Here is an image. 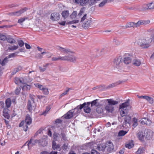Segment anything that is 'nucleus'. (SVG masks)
<instances>
[{
    "instance_id": "cd10ccee",
    "label": "nucleus",
    "mask_w": 154,
    "mask_h": 154,
    "mask_svg": "<svg viewBox=\"0 0 154 154\" xmlns=\"http://www.w3.org/2000/svg\"><path fill=\"white\" fill-rule=\"evenodd\" d=\"M137 136L138 139L142 141L144 140V136L143 134V132H139L137 134Z\"/></svg>"
},
{
    "instance_id": "f3484780",
    "label": "nucleus",
    "mask_w": 154,
    "mask_h": 154,
    "mask_svg": "<svg viewBox=\"0 0 154 154\" xmlns=\"http://www.w3.org/2000/svg\"><path fill=\"white\" fill-rule=\"evenodd\" d=\"M149 34H151L150 39L151 40V43L152 42L154 43V30L152 29H150L147 30Z\"/></svg>"
},
{
    "instance_id": "dca6fc26",
    "label": "nucleus",
    "mask_w": 154,
    "mask_h": 154,
    "mask_svg": "<svg viewBox=\"0 0 154 154\" xmlns=\"http://www.w3.org/2000/svg\"><path fill=\"white\" fill-rule=\"evenodd\" d=\"M74 116L73 112L71 110L68 112L64 115V118L66 119H69L72 118Z\"/></svg>"
},
{
    "instance_id": "3c124183",
    "label": "nucleus",
    "mask_w": 154,
    "mask_h": 154,
    "mask_svg": "<svg viewBox=\"0 0 154 154\" xmlns=\"http://www.w3.org/2000/svg\"><path fill=\"white\" fill-rule=\"evenodd\" d=\"M6 40H7L8 42L10 43H14L15 42L14 39L11 38H7Z\"/></svg>"
},
{
    "instance_id": "7ed1b4c3",
    "label": "nucleus",
    "mask_w": 154,
    "mask_h": 154,
    "mask_svg": "<svg viewBox=\"0 0 154 154\" xmlns=\"http://www.w3.org/2000/svg\"><path fill=\"white\" fill-rule=\"evenodd\" d=\"M151 40L149 37L140 38L138 39L137 44L142 49H147L151 45Z\"/></svg>"
},
{
    "instance_id": "e2e57ef3",
    "label": "nucleus",
    "mask_w": 154,
    "mask_h": 154,
    "mask_svg": "<svg viewBox=\"0 0 154 154\" xmlns=\"http://www.w3.org/2000/svg\"><path fill=\"white\" fill-rule=\"evenodd\" d=\"M96 1V0H88V3L90 5H92L95 3Z\"/></svg>"
},
{
    "instance_id": "393cba45",
    "label": "nucleus",
    "mask_w": 154,
    "mask_h": 154,
    "mask_svg": "<svg viewBox=\"0 0 154 154\" xmlns=\"http://www.w3.org/2000/svg\"><path fill=\"white\" fill-rule=\"evenodd\" d=\"M141 61L139 59H134L133 61V64L137 66H139L141 64Z\"/></svg>"
},
{
    "instance_id": "6ab92c4d",
    "label": "nucleus",
    "mask_w": 154,
    "mask_h": 154,
    "mask_svg": "<svg viewBox=\"0 0 154 154\" xmlns=\"http://www.w3.org/2000/svg\"><path fill=\"white\" fill-rule=\"evenodd\" d=\"M133 27L134 28L135 27V23L134 22H130L127 23L126 25L124 27V28L125 29H127L128 28H131Z\"/></svg>"
},
{
    "instance_id": "49530a36",
    "label": "nucleus",
    "mask_w": 154,
    "mask_h": 154,
    "mask_svg": "<svg viewBox=\"0 0 154 154\" xmlns=\"http://www.w3.org/2000/svg\"><path fill=\"white\" fill-rule=\"evenodd\" d=\"M41 54L43 55L44 54H48V58L50 57L51 56H52L53 54H52L48 52H46L45 51V50L43 51L41 53Z\"/></svg>"
},
{
    "instance_id": "58836bf2",
    "label": "nucleus",
    "mask_w": 154,
    "mask_h": 154,
    "mask_svg": "<svg viewBox=\"0 0 154 154\" xmlns=\"http://www.w3.org/2000/svg\"><path fill=\"white\" fill-rule=\"evenodd\" d=\"M3 116L7 119H9L10 118V116L7 112H6V110H4L3 111Z\"/></svg>"
},
{
    "instance_id": "f8f14e48",
    "label": "nucleus",
    "mask_w": 154,
    "mask_h": 154,
    "mask_svg": "<svg viewBox=\"0 0 154 154\" xmlns=\"http://www.w3.org/2000/svg\"><path fill=\"white\" fill-rule=\"evenodd\" d=\"M83 108V106H81V104L78 106L76 108H75L73 110H72L73 112V114L74 115H76L81 112V110Z\"/></svg>"
},
{
    "instance_id": "f03ea898",
    "label": "nucleus",
    "mask_w": 154,
    "mask_h": 154,
    "mask_svg": "<svg viewBox=\"0 0 154 154\" xmlns=\"http://www.w3.org/2000/svg\"><path fill=\"white\" fill-rule=\"evenodd\" d=\"M104 103H107L108 104L105 106V109L108 112L112 113L114 111V107L113 105H115L118 104V101L114 100L112 99H105L101 101Z\"/></svg>"
},
{
    "instance_id": "bb28decb",
    "label": "nucleus",
    "mask_w": 154,
    "mask_h": 154,
    "mask_svg": "<svg viewBox=\"0 0 154 154\" xmlns=\"http://www.w3.org/2000/svg\"><path fill=\"white\" fill-rule=\"evenodd\" d=\"M122 82V81H119L116 82L112 83V84H110L109 85V88H112L113 87H114L118 85H119L121 84Z\"/></svg>"
},
{
    "instance_id": "473e14b6",
    "label": "nucleus",
    "mask_w": 154,
    "mask_h": 154,
    "mask_svg": "<svg viewBox=\"0 0 154 154\" xmlns=\"http://www.w3.org/2000/svg\"><path fill=\"white\" fill-rule=\"evenodd\" d=\"M60 147L59 145H57L56 143L54 141L52 142V148L54 150L57 149H59Z\"/></svg>"
},
{
    "instance_id": "338daca9",
    "label": "nucleus",
    "mask_w": 154,
    "mask_h": 154,
    "mask_svg": "<svg viewBox=\"0 0 154 154\" xmlns=\"http://www.w3.org/2000/svg\"><path fill=\"white\" fill-rule=\"evenodd\" d=\"M151 121L150 120L147 119L146 125H149L151 124Z\"/></svg>"
},
{
    "instance_id": "a211bd4d",
    "label": "nucleus",
    "mask_w": 154,
    "mask_h": 154,
    "mask_svg": "<svg viewBox=\"0 0 154 154\" xmlns=\"http://www.w3.org/2000/svg\"><path fill=\"white\" fill-rule=\"evenodd\" d=\"M14 82L16 84L18 85L20 84H24L25 82L23 78H16L14 80Z\"/></svg>"
},
{
    "instance_id": "f704fd0d",
    "label": "nucleus",
    "mask_w": 154,
    "mask_h": 154,
    "mask_svg": "<svg viewBox=\"0 0 154 154\" xmlns=\"http://www.w3.org/2000/svg\"><path fill=\"white\" fill-rule=\"evenodd\" d=\"M70 89L69 88H66V90L63 93L60 95L59 98H61L66 95Z\"/></svg>"
},
{
    "instance_id": "680f3d73",
    "label": "nucleus",
    "mask_w": 154,
    "mask_h": 154,
    "mask_svg": "<svg viewBox=\"0 0 154 154\" xmlns=\"http://www.w3.org/2000/svg\"><path fill=\"white\" fill-rule=\"evenodd\" d=\"M146 119H147L146 118H143V119H141L140 120V123L142 125H146Z\"/></svg>"
},
{
    "instance_id": "e433bc0d",
    "label": "nucleus",
    "mask_w": 154,
    "mask_h": 154,
    "mask_svg": "<svg viewBox=\"0 0 154 154\" xmlns=\"http://www.w3.org/2000/svg\"><path fill=\"white\" fill-rule=\"evenodd\" d=\"M10 14L12 16H19L21 15L19 11L15 12H12Z\"/></svg>"
},
{
    "instance_id": "412c9836",
    "label": "nucleus",
    "mask_w": 154,
    "mask_h": 154,
    "mask_svg": "<svg viewBox=\"0 0 154 154\" xmlns=\"http://www.w3.org/2000/svg\"><path fill=\"white\" fill-rule=\"evenodd\" d=\"M132 59L129 57L126 56L124 58L123 61L124 63L126 64H128L131 62Z\"/></svg>"
},
{
    "instance_id": "6e6552de",
    "label": "nucleus",
    "mask_w": 154,
    "mask_h": 154,
    "mask_svg": "<svg viewBox=\"0 0 154 154\" xmlns=\"http://www.w3.org/2000/svg\"><path fill=\"white\" fill-rule=\"evenodd\" d=\"M57 49L62 53L65 54H69V53H72L71 50L67 48L62 47L59 46H57L56 47Z\"/></svg>"
},
{
    "instance_id": "0e129e2a",
    "label": "nucleus",
    "mask_w": 154,
    "mask_h": 154,
    "mask_svg": "<svg viewBox=\"0 0 154 154\" xmlns=\"http://www.w3.org/2000/svg\"><path fill=\"white\" fill-rule=\"evenodd\" d=\"M18 45L20 47H22L24 45V43L22 40L18 41Z\"/></svg>"
},
{
    "instance_id": "c756f323",
    "label": "nucleus",
    "mask_w": 154,
    "mask_h": 154,
    "mask_svg": "<svg viewBox=\"0 0 154 154\" xmlns=\"http://www.w3.org/2000/svg\"><path fill=\"white\" fill-rule=\"evenodd\" d=\"M69 14L68 11H63L62 13V17L64 18L67 17L69 15Z\"/></svg>"
},
{
    "instance_id": "4be33fe9",
    "label": "nucleus",
    "mask_w": 154,
    "mask_h": 154,
    "mask_svg": "<svg viewBox=\"0 0 154 154\" xmlns=\"http://www.w3.org/2000/svg\"><path fill=\"white\" fill-rule=\"evenodd\" d=\"M91 23V21L90 20H88L83 24L82 26L85 29H87L90 26Z\"/></svg>"
},
{
    "instance_id": "a18cd8bd",
    "label": "nucleus",
    "mask_w": 154,
    "mask_h": 154,
    "mask_svg": "<svg viewBox=\"0 0 154 154\" xmlns=\"http://www.w3.org/2000/svg\"><path fill=\"white\" fill-rule=\"evenodd\" d=\"M60 134L56 132H54L53 135V138L54 140H57L59 138Z\"/></svg>"
},
{
    "instance_id": "39448f33",
    "label": "nucleus",
    "mask_w": 154,
    "mask_h": 154,
    "mask_svg": "<svg viewBox=\"0 0 154 154\" xmlns=\"http://www.w3.org/2000/svg\"><path fill=\"white\" fill-rule=\"evenodd\" d=\"M101 101L102 100L100 101L99 99H96L91 102H88V104H91V107L95 106L96 107H99L103 105V103Z\"/></svg>"
},
{
    "instance_id": "5701e85b",
    "label": "nucleus",
    "mask_w": 154,
    "mask_h": 154,
    "mask_svg": "<svg viewBox=\"0 0 154 154\" xmlns=\"http://www.w3.org/2000/svg\"><path fill=\"white\" fill-rule=\"evenodd\" d=\"M24 122L23 121H22L19 125V126L20 127H22L23 126V130L25 131H26L27 130V129L28 128V127L27 126L28 125H26V124L24 125Z\"/></svg>"
},
{
    "instance_id": "1a4fd4ad",
    "label": "nucleus",
    "mask_w": 154,
    "mask_h": 154,
    "mask_svg": "<svg viewBox=\"0 0 154 154\" xmlns=\"http://www.w3.org/2000/svg\"><path fill=\"white\" fill-rule=\"evenodd\" d=\"M90 105L88 103V102H85L83 104H81V106H83L84 111L86 113H88L91 112V109L89 107Z\"/></svg>"
},
{
    "instance_id": "69168bd1",
    "label": "nucleus",
    "mask_w": 154,
    "mask_h": 154,
    "mask_svg": "<svg viewBox=\"0 0 154 154\" xmlns=\"http://www.w3.org/2000/svg\"><path fill=\"white\" fill-rule=\"evenodd\" d=\"M20 90L21 88H17L16 89L15 91V93L17 95L18 94L20 93Z\"/></svg>"
},
{
    "instance_id": "4d7b16f0",
    "label": "nucleus",
    "mask_w": 154,
    "mask_h": 154,
    "mask_svg": "<svg viewBox=\"0 0 154 154\" xmlns=\"http://www.w3.org/2000/svg\"><path fill=\"white\" fill-rule=\"evenodd\" d=\"M7 39V38L4 35L0 34V39L2 40H5Z\"/></svg>"
},
{
    "instance_id": "c03bdc74",
    "label": "nucleus",
    "mask_w": 154,
    "mask_h": 154,
    "mask_svg": "<svg viewBox=\"0 0 154 154\" xmlns=\"http://www.w3.org/2000/svg\"><path fill=\"white\" fill-rule=\"evenodd\" d=\"M22 69V67L21 66H19L18 67L15 68L13 73L14 74L16 73L17 72L20 71Z\"/></svg>"
},
{
    "instance_id": "9b49d317",
    "label": "nucleus",
    "mask_w": 154,
    "mask_h": 154,
    "mask_svg": "<svg viewBox=\"0 0 154 154\" xmlns=\"http://www.w3.org/2000/svg\"><path fill=\"white\" fill-rule=\"evenodd\" d=\"M40 143L39 140H34L31 139L27 144L28 149H29L32 146L35 145V143Z\"/></svg>"
},
{
    "instance_id": "20e7f679",
    "label": "nucleus",
    "mask_w": 154,
    "mask_h": 154,
    "mask_svg": "<svg viewBox=\"0 0 154 154\" xmlns=\"http://www.w3.org/2000/svg\"><path fill=\"white\" fill-rule=\"evenodd\" d=\"M106 148L108 151L110 152L114 149V146L112 142L107 141L106 144V145L100 144L97 147V149L99 150H103L105 148Z\"/></svg>"
},
{
    "instance_id": "4c0bfd02",
    "label": "nucleus",
    "mask_w": 154,
    "mask_h": 154,
    "mask_svg": "<svg viewBox=\"0 0 154 154\" xmlns=\"http://www.w3.org/2000/svg\"><path fill=\"white\" fill-rule=\"evenodd\" d=\"M144 150L143 148H140L136 152V154H143Z\"/></svg>"
},
{
    "instance_id": "9d476101",
    "label": "nucleus",
    "mask_w": 154,
    "mask_h": 154,
    "mask_svg": "<svg viewBox=\"0 0 154 154\" xmlns=\"http://www.w3.org/2000/svg\"><path fill=\"white\" fill-rule=\"evenodd\" d=\"M150 21L149 20H140L137 21V23H135V27H138L140 26L141 25H146L149 24L150 23Z\"/></svg>"
},
{
    "instance_id": "a19ab883",
    "label": "nucleus",
    "mask_w": 154,
    "mask_h": 154,
    "mask_svg": "<svg viewBox=\"0 0 154 154\" xmlns=\"http://www.w3.org/2000/svg\"><path fill=\"white\" fill-rule=\"evenodd\" d=\"M126 147L130 149L132 148L134 146V144L133 142H129L125 145Z\"/></svg>"
},
{
    "instance_id": "b1692460",
    "label": "nucleus",
    "mask_w": 154,
    "mask_h": 154,
    "mask_svg": "<svg viewBox=\"0 0 154 154\" xmlns=\"http://www.w3.org/2000/svg\"><path fill=\"white\" fill-rule=\"evenodd\" d=\"M34 104V103H32L30 100H28L27 106V108H28V109L29 110V111L30 112L33 109H32V106L33 104Z\"/></svg>"
},
{
    "instance_id": "a878e982",
    "label": "nucleus",
    "mask_w": 154,
    "mask_h": 154,
    "mask_svg": "<svg viewBox=\"0 0 154 154\" xmlns=\"http://www.w3.org/2000/svg\"><path fill=\"white\" fill-rule=\"evenodd\" d=\"M150 104H152L154 102V98L152 96V97L146 96L145 99Z\"/></svg>"
},
{
    "instance_id": "09e8293b",
    "label": "nucleus",
    "mask_w": 154,
    "mask_h": 154,
    "mask_svg": "<svg viewBox=\"0 0 154 154\" xmlns=\"http://www.w3.org/2000/svg\"><path fill=\"white\" fill-rule=\"evenodd\" d=\"M133 126L134 127H136L138 125L137 123V119L135 118H134L133 119Z\"/></svg>"
},
{
    "instance_id": "423d86ee",
    "label": "nucleus",
    "mask_w": 154,
    "mask_h": 154,
    "mask_svg": "<svg viewBox=\"0 0 154 154\" xmlns=\"http://www.w3.org/2000/svg\"><path fill=\"white\" fill-rule=\"evenodd\" d=\"M122 61V58L120 56L115 58L113 61L114 66L116 68H118L121 64Z\"/></svg>"
},
{
    "instance_id": "774afa93",
    "label": "nucleus",
    "mask_w": 154,
    "mask_h": 154,
    "mask_svg": "<svg viewBox=\"0 0 154 154\" xmlns=\"http://www.w3.org/2000/svg\"><path fill=\"white\" fill-rule=\"evenodd\" d=\"M35 57L37 58H42L43 57L42 55L41 54H38L35 56Z\"/></svg>"
},
{
    "instance_id": "6e6d98bb",
    "label": "nucleus",
    "mask_w": 154,
    "mask_h": 154,
    "mask_svg": "<svg viewBox=\"0 0 154 154\" xmlns=\"http://www.w3.org/2000/svg\"><path fill=\"white\" fill-rule=\"evenodd\" d=\"M79 22V20H73L71 21H70L66 23L67 24H72L74 23H78Z\"/></svg>"
},
{
    "instance_id": "f257e3e1",
    "label": "nucleus",
    "mask_w": 154,
    "mask_h": 154,
    "mask_svg": "<svg viewBox=\"0 0 154 154\" xmlns=\"http://www.w3.org/2000/svg\"><path fill=\"white\" fill-rule=\"evenodd\" d=\"M129 102L127 101L119 105L120 114L122 119L124 120L123 123L125 124L129 123L131 119V117L129 115H126L128 113V108L129 107Z\"/></svg>"
},
{
    "instance_id": "2f4dec72",
    "label": "nucleus",
    "mask_w": 154,
    "mask_h": 154,
    "mask_svg": "<svg viewBox=\"0 0 154 154\" xmlns=\"http://www.w3.org/2000/svg\"><path fill=\"white\" fill-rule=\"evenodd\" d=\"M11 99L10 98H7L5 101V104L6 106L8 108L11 105Z\"/></svg>"
},
{
    "instance_id": "7c9ffc66",
    "label": "nucleus",
    "mask_w": 154,
    "mask_h": 154,
    "mask_svg": "<svg viewBox=\"0 0 154 154\" xmlns=\"http://www.w3.org/2000/svg\"><path fill=\"white\" fill-rule=\"evenodd\" d=\"M59 60H64V56H60L58 57H53L52 58V60L56 61Z\"/></svg>"
},
{
    "instance_id": "ea45409f",
    "label": "nucleus",
    "mask_w": 154,
    "mask_h": 154,
    "mask_svg": "<svg viewBox=\"0 0 154 154\" xmlns=\"http://www.w3.org/2000/svg\"><path fill=\"white\" fill-rule=\"evenodd\" d=\"M42 91L43 93L45 95H47L49 93L48 89L45 87L43 88Z\"/></svg>"
},
{
    "instance_id": "2eb2a0df",
    "label": "nucleus",
    "mask_w": 154,
    "mask_h": 154,
    "mask_svg": "<svg viewBox=\"0 0 154 154\" xmlns=\"http://www.w3.org/2000/svg\"><path fill=\"white\" fill-rule=\"evenodd\" d=\"M32 122V118L31 116L29 114H27L26 116L25 119V123L26 125H29Z\"/></svg>"
},
{
    "instance_id": "13d9d810",
    "label": "nucleus",
    "mask_w": 154,
    "mask_h": 154,
    "mask_svg": "<svg viewBox=\"0 0 154 154\" xmlns=\"http://www.w3.org/2000/svg\"><path fill=\"white\" fill-rule=\"evenodd\" d=\"M18 48V45H14L10 47H9V49L10 50H15L17 49Z\"/></svg>"
},
{
    "instance_id": "5fc2aeb1",
    "label": "nucleus",
    "mask_w": 154,
    "mask_h": 154,
    "mask_svg": "<svg viewBox=\"0 0 154 154\" xmlns=\"http://www.w3.org/2000/svg\"><path fill=\"white\" fill-rule=\"evenodd\" d=\"M77 15V12L74 11L70 15V17L71 18H74Z\"/></svg>"
},
{
    "instance_id": "37998d69",
    "label": "nucleus",
    "mask_w": 154,
    "mask_h": 154,
    "mask_svg": "<svg viewBox=\"0 0 154 154\" xmlns=\"http://www.w3.org/2000/svg\"><path fill=\"white\" fill-rule=\"evenodd\" d=\"M51 107L50 106H47L46 107L45 110L44 111L42 114V115H45L50 110Z\"/></svg>"
},
{
    "instance_id": "0eeeda50",
    "label": "nucleus",
    "mask_w": 154,
    "mask_h": 154,
    "mask_svg": "<svg viewBox=\"0 0 154 154\" xmlns=\"http://www.w3.org/2000/svg\"><path fill=\"white\" fill-rule=\"evenodd\" d=\"M77 59V58L75 56L72 55L64 56V60L69 61L73 63H75Z\"/></svg>"
},
{
    "instance_id": "de8ad7c7",
    "label": "nucleus",
    "mask_w": 154,
    "mask_h": 154,
    "mask_svg": "<svg viewBox=\"0 0 154 154\" xmlns=\"http://www.w3.org/2000/svg\"><path fill=\"white\" fill-rule=\"evenodd\" d=\"M113 42L114 43L117 45H120L121 43V42L119 40L115 38L113 40Z\"/></svg>"
},
{
    "instance_id": "bf43d9fd",
    "label": "nucleus",
    "mask_w": 154,
    "mask_h": 154,
    "mask_svg": "<svg viewBox=\"0 0 154 154\" xmlns=\"http://www.w3.org/2000/svg\"><path fill=\"white\" fill-rule=\"evenodd\" d=\"M82 3L80 5L82 6H84L86 5L88 3V0H82Z\"/></svg>"
},
{
    "instance_id": "864d4df0",
    "label": "nucleus",
    "mask_w": 154,
    "mask_h": 154,
    "mask_svg": "<svg viewBox=\"0 0 154 154\" xmlns=\"http://www.w3.org/2000/svg\"><path fill=\"white\" fill-rule=\"evenodd\" d=\"M27 19V17L21 18L20 19L18 20V23H21L23 22L26 19Z\"/></svg>"
},
{
    "instance_id": "72a5a7b5",
    "label": "nucleus",
    "mask_w": 154,
    "mask_h": 154,
    "mask_svg": "<svg viewBox=\"0 0 154 154\" xmlns=\"http://www.w3.org/2000/svg\"><path fill=\"white\" fill-rule=\"evenodd\" d=\"M128 132V131H126L121 130L118 133V135L119 136H122L125 135Z\"/></svg>"
},
{
    "instance_id": "c9c22d12",
    "label": "nucleus",
    "mask_w": 154,
    "mask_h": 154,
    "mask_svg": "<svg viewBox=\"0 0 154 154\" xmlns=\"http://www.w3.org/2000/svg\"><path fill=\"white\" fill-rule=\"evenodd\" d=\"M30 88V86L29 85L25 84L22 88V89L23 91L29 90Z\"/></svg>"
},
{
    "instance_id": "052dcab7",
    "label": "nucleus",
    "mask_w": 154,
    "mask_h": 154,
    "mask_svg": "<svg viewBox=\"0 0 154 154\" xmlns=\"http://www.w3.org/2000/svg\"><path fill=\"white\" fill-rule=\"evenodd\" d=\"M28 10V8H24L21 9L19 11H20V13L21 14L25 12L26 11Z\"/></svg>"
},
{
    "instance_id": "79ce46f5",
    "label": "nucleus",
    "mask_w": 154,
    "mask_h": 154,
    "mask_svg": "<svg viewBox=\"0 0 154 154\" xmlns=\"http://www.w3.org/2000/svg\"><path fill=\"white\" fill-rule=\"evenodd\" d=\"M34 85L36 87L38 88L39 89L42 91L45 88V87L43 85H40L38 83L35 84Z\"/></svg>"
},
{
    "instance_id": "8fccbe9b",
    "label": "nucleus",
    "mask_w": 154,
    "mask_h": 154,
    "mask_svg": "<svg viewBox=\"0 0 154 154\" xmlns=\"http://www.w3.org/2000/svg\"><path fill=\"white\" fill-rule=\"evenodd\" d=\"M107 0H104L102 2L98 5L100 7H102L107 3Z\"/></svg>"
},
{
    "instance_id": "603ef678",
    "label": "nucleus",
    "mask_w": 154,
    "mask_h": 154,
    "mask_svg": "<svg viewBox=\"0 0 154 154\" xmlns=\"http://www.w3.org/2000/svg\"><path fill=\"white\" fill-rule=\"evenodd\" d=\"M85 12V9L84 8H82L80 10V12L78 14V16L80 17L83 15Z\"/></svg>"
},
{
    "instance_id": "c85d7f7f",
    "label": "nucleus",
    "mask_w": 154,
    "mask_h": 154,
    "mask_svg": "<svg viewBox=\"0 0 154 154\" xmlns=\"http://www.w3.org/2000/svg\"><path fill=\"white\" fill-rule=\"evenodd\" d=\"M148 9H154V2L149 3L147 5Z\"/></svg>"
},
{
    "instance_id": "ddd939ff",
    "label": "nucleus",
    "mask_w": 154,
    "mask_h": 154,
    "mask_svg": "<svg viewBox=\"0 0 154 154\" xmlns=\"http://www.w3.org/2000/svg\"><path fill=\"white\" fill-rule=\"evenodd\" d=\"M60 15L58 13H54L51 14V19L53 21H57L59 18Z\"/></svg>"
},
{
    "instance_id": "4468645a",
    "label": "nucleus",
    "mask_w": 154,
    "mask_h": 154,
    "mask_svg": "<svg viewBox=\"0 0 154 154\" xmlns=\"http://www.w3.org/2000/svg\"><path fill=\"white\" fill-rule=\"evenodd\" d=\"M8 58L7 57L5 58L2 62L1 64L2 66H0V74L2 72V70L4 69V68L3 67L5 66L8 61Z\"/></svg>"
},
{
    "instance_id": "aec40b11",
    "label": "nucleus",
    "mask_w": 154,
    "mask_h": 154,
    "mask_svg": "<svg viewBox=\"0 0 154 154\" xmlns=\"http://www.w3.org/2000/svg\"><path fill=\"white\" fill-rule=\"evenodd\" d=\"M49 65V63H47L43 65L42 67L39 66L38 67L40 71L41 72H44L46 70Z\"/></svg>"
}]
</instances>
